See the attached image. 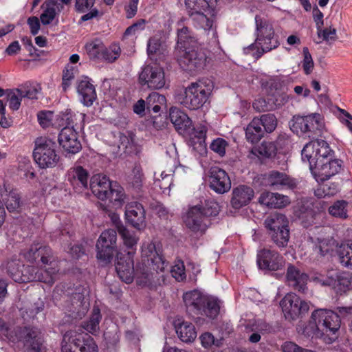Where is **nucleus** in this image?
<instances>
[{
	"mask_svg": "<svg viewBox=\"0 0 352 352\" xmlns=\"http://www.w3.org/2000/svg\"><path fill=\"white\" fill-rule=\"evenodd\" d=\"M143 263L134 268V252L127 253L118 252L116 255V270L120 278L126 283H131L136 276V282L142 286L151 287L160 285V278L164 280L163 276H159L158 272H163L168 267L160 250L157 249L154 243L144 245L142 250Z\"/></svg>",
	"mask_w": 352,
	"mask_h": 352,
	"instance_id": "f257e3e1",
	"label": "nucleus"
},
{
	"mask_svg": "<svg viewBox=\"0 0 352 352\" xmlns=\"http://www.w3.org/2000/svg\"><path fill=\"white\" fill-rule=\"evenodd\" d=\"M16 263L10 262L8 265V273L10 276L18 283L39 281L52 285L56 280L57 274L60 271L58 262L56 260L49 262L45 269H38L35 266H23V270L15 268Z\"/></svg>",
	"mask_w": 352,
	"mask_h": 352,
	"instance_id": "f03ea898",
	"label": "nucleus"
},
{
	"mask_svg": "<svg viewBox=\"0 0 352 352\" xmlns=\"http://www.w3.org/2000/svg\"><path fill=\"white\" fill-rule=\"evenodd\" d=\"M1 338L5 336L12 342L21 341L25 352H44L43 339L40 330L36 327L11 328L1 324Z\"/></svg>",
	"mask_w": 352,
	"mask_h": 352,
	"instance_id": "7ed1b4c3",
	"label": "nucleus"
},
{
	"mask_svg": "<svg viewBox=\"0 0 352 352\" xmlns=\"http://www.w3.org/2000/svg\"><path fill=\"white\" fill-rule=\"evenodd\" d=\"M213 89V83L209 79H202L190 83L184 93L177 95L176 100L190 110H197L207 102Z\"/></svg>",
	"mask_w": 352,
	"mask_h": 352,
	"instance_id": "20e7f679",
	"label": "nucleus"
},
{
	"mask_svg": "<svg viewBox=\"0 0 352 352\" xmlns=\"http://www.w3.org/2000/svg\"><path fill=\"white\" fill-rule=\"evenodd\" d=\"M264 225L277 246L283 248L287 245L289 239V221L285 214L272 213L265 219Z\"/></svg>",
	"mask_w": 352,
	"mask_h": 352,
	"instance_id": "39448f33",
	"label": "nucleus"
},
{
	"mask_svg": "<svg viewBox=\"0 0 352 352\" xmlns=\"http://www.w3.org/2000/svg\"><path fill=\"white\" fill-rule=\"evenodd\" d=\"M34 160L41 168L54 167L59 161L56 144L51 140L40 138L35 141Z\"/></svg>",
	"mask_w": 352,
	"mask_h": 352,
	"instance_id": "423d86ee",
	"label": "nucleus"
},
{
	"mask_svg": "<svg viewBox=\"0 0 352 352\" xmlns=\"http://www.w3.org/2000/svg\"><path fill=\"white\" fill-rule=\"evenodd\" d=\"M179 53L177 61L184 70L195 73L202 70L206 66V54L198 44L185 47Z\"/></svg>",
	"mask_w": 352,
	"mask_h": 352,
	"instance_id": "0eeeda50",
	"label": "nucleus"
},
{
	"mask_svg": "<svg viewBox=\"0 0 352 352\" xmlns=\"http://www.w3.org/2000/svg\"><path fill=\"white\" fill-rule=\"evenodd\" d=\"M333 151L329 144L322 140H314L305 145L302 150V160L312 167L318 163L333 157Z\"/></svg>",
	"mask_w": 352,
	"mask_h": 352,
	"instance_id": "6e6552de",
	"label": "nucleus"
},
{
	"mask_svg": "<svg viewBox=\"0 0 352 352\" xmlns=\"http://www.w3.org/2000/svg\"><path fill=\"white\" fill-rule=\"evenodd\" d=\"M117 232L113 229L103 231L97 241V258L104 263H109L116 251Z\"/></svg>",
	"mask_w": 352,
	"mask_h": 352,
	"instance_id": "1a4fd4ad",
	"label": "nucleus"
},
{
	"mask_svg": "<svg viewBox=\"0 0 352 352\" xmlns=\"http://www.w3.org/2000/svg\"><path fill=\"white\" fill-rule=\"evenodd\" d=\"M185 305L194 308H221L223 302L214 296L204 295L198 290L186 292L183 296Z\"/></svg>",
	"mask_w": 352,
	"mask_h": 352,
	"instance_id": "9d476101",
	"label": "nucleus"
},
{
	"mask_svg": "<svg viewBox=\"0 0 352 352\" xmlns=\"http://www.w3.org/2000/svg\"><path fill=\"white\" fill-rule=\"evenodd\" d=\"M140 81L142 85H147L151 89L163 88L166 85L164 72L157 65H146L140 74Z\"/></svg>",
	"mask_w": 352,
	"mask_h": 352,
	"instance_id": "9b49d317",
	"label": "nucleus"
},
{
	"mask_svg": "<svg viewBox=\"0 0 352 352\" xmlns=\"http://www.w3.org/2000/svg\"><path fill=\"white\" fill-rule=\"evenodd\" d=\"M342 168L341 162L329 158L322 162L309 167L311 172L317 182H324L338 173Z\"/></svg>",
	"mask_w": 352,
	"mask_h": 352,
	"instance_id": "f8f14e48",
	"label": "nucleus"
},
{
	"mask_svg": "<svg viewBox=\"0 0 352 352\" xmlns=\"http://www.w3.org/2000/svg\"><path fill=\"white\" fill-rule=\"evenodd\" d=\"M257 265L261 270L276 271L283 264V258L275 250L264 248L258 251Z\"/></svg>",
	"mask_w": 352,
	"mask_h": 352,
	"instance_id": "ddd939ff",
	"label": "nucleus"
},
{
	"mask_svg": "<svg viewBox=\"0 0 352 352\" xmlns=\"http://www.w3.org/2000/svg\"><path fill=\"white\" fill-rule=\"evenodd\" d=\"M266 185L273 190H281L284 189H294L297 183L296 180L284 172L271 170L264 176Z\"/></svg>",
	"mask_w": 352,
	"mask_h": 352,
	"instance_id": "4468645a",
	"label": "nucleus"
},
{
	"mask_svg": "<svg viewBox=\"0 0 352 352\" xmlns=\"http://www.w3.org/2000/svg\"><path fill=\"white\" fill-rule=\"evenodd\" d=\"M319 318H322L321 324L322 333H326L329 336L331 342H333L338 338V331L340 328V318L338 314L333 312L332 309L320 311Z\"/></svg>",
	"mask_w": 352,
	"mask_h": 352,
	"instance_id": "2eb2a0df",
	"label": "nucleus"
},
{
	"mask_svg": "<svg viewBox=\"0 0 352 352\" xmlns=\"http://www.w3.org/2000/svg\"><path fill=\"white\" fill-rule=\"evenodd\" d=\"M23 257L30 263L47 265L49 262L54 261L51 248L39 243H34L28 250L23 253Z\"/></svg>",
	"mask_w": 352,
	"mask_h": 352,
	"instance_id": "dca6fc26",
	"label": "nucleus"
},
{
	"mask_svg": "<svg viewBox=\"0 0 352 352\" xmlns=\"http://www.w3.org/2000/svg\"><path fill=\"white\" fill-rule=\"evenodd\" d=\"M58 141L67 153L76 154L82 148L78 133L72 126L63 127L59 133Z\"/></svg>",
	"mask_w": 352,
	"mask_h": 352,
	"instance_id": "f3484780",
	"label": "nucleus"
},
{
	"mask_svg": "<svg viewBox=\"0 0 352 352\" xmlns=\"http://www.w3.org/2000/svg\"><path fill=\"white\" fill-rule=\"evenodd\" d=\"M186 226L194 232L204 233L208 228L210 221L204 217L201 208L196 206L190 208L184 217Z\"/></svg>",
	"mask_w": 352,
	"mask_h": 352,
	"instance_id": "a211bd4d",
	"label": "nucleus"
},
{
	"mask_svg": "<svg viewBox=\"0 0 352 352\" xmlns=\"http://www.w3.org/2000/svg\"><path fill=\"white\" fill-rule=\"evenodd\" d=\"M209 183L211 189L219 194H224L231 188V180L228 173L217 166L210 168Z\"/></svg>",
	"mask_w": 352,
	"mask_h": 352,
	"instance_id": "6ab92c4d",
	"label": "nucleus"
},
{
	"mask_svg": "<svg viewBox=\"0 0 352 352\" xmlns=\"http://www.w3.org/2000/svg\"><path fill=\"white\" fill-rule=\"evenodd\" d=\"M169 118L179 133L186 135H190L194 130L192 120L186 113L177 107L170 109Z\"/></svg>",
	"mask_w": 352,
	"mask_h": 352,
	"instance_id": "aec40b11",
	"label": "nucleus"
},
{
	"mask_svg": "<svg viewBox=\"0 0 352 352\" xmlns=\"http://www.w3.org/2000/svg\"><path fill=\"white\" fill-rule=\"evenodd\" d=\"M125 216L128 223L135 228L141 230L146 227L145 210L141 204H129L126 207Z\"/></svg>",
	"mask_w": 352,
	"mask_h": 352,
	"instance_id": "412c9836",
	"label": "nucleus"
},
{
	"mask_svg": "<svg viewBox=\"0 0 352 352\" xmlns=\"http://www.w3.org/2000/svg\"><path fill=\"white\" fill-rule=\"evenodd\" d=\"M254 190L246 185H239L232 189L230 205L234 209L247 206L254 197Z\"/></svg>",
	"mask_w": 352,
	"mask_h": 352,
	"instance_id": "4be33fe9",
	"label": "nucleus"
},
{
	"mask_svg": "<svg viewBox=\"0 0 352 352\" xmlns=\"http://www.w3.org/2000/svg\"><path fill=\"white\" fill-rule=\"evenodd\" d=\"M113 184L106 175L98 174L91 179L90 188L96 197L104 201L107 199L108 193Z\"/></svg>",
	"mask_w": 352,
	"mask_h": 352,
	"instance_id": "5701e85b",
	"label": "nucleus"
},
{
	"mask_svg": "<svg viewBox=\"0 0 352 352\" xmlns=\"http://www.w3.org/2000/svg\"><path fill=\"white\" fill-rule=\"evenodd\" d=\"M173 325L179 339L185 343L193 342L197 336L195 325L185 321L183 318H177L173 321Z\"/></svg>",
	"mask_w": 352,
	"mask_h": 352,
	"instance_id": "b1692460",
	"label": "nucleus"
},
{
	"mask_svg": "<svg viewBox=\"0 0 352 352\" xmlns=\"http://www.w3.org/2000/svg\"><path fill=\"white\" fill-rule=\"evenodd\" d=\"M89 173L81 166H75L68 171V180L75 190L81 192L88 186Z\"/></svg>",
	"mask_w": 352,
	"mask_h": 352,
	"instance_id": "393cba45",
	"label": "nucleus"
},
{
	"mask_svg": "<svg viewBox=\"0 0 352 352\" xmlns=\"http://www.w3.org/2000/svg\"><path fill=\"white\" fill-rule=\"evenodd\" d=\"M87 333H78L76 331H68L63 336L61 342L62 352H78L81 344L84 343Z\"/></svg>",
	"mask_w": 352,
	"mask_h": 352,
	"instance_id": "a878e982",
	"label": "nucleus"
},
{
	"mask_svg": "<svg viewBox=\"0 0 352 352\" xmlns=\"http://www.w3.org/2000/svg\"><path fill=\"white\" fill-rule=\"evenodd\" d=\"M308 276L295 266L290 265L287 267L286 280L289 286L294 289L304 292L306 289Z\"/></svg>",
	"mask_w": 352,
	"mask_h": 352,
	"instance_id": "bb28decb",
	"label": "nucleus"
},
{
	"mask_svg": "<svg viewBox=\"0 0 352 352\" xmlns=\"http://www.w3.org/2000/svg\"><path fill=\"white\" fill-rule=\"evenodd\" d=\"M258 202L270 208H281L290 204V199L287 196L278 192H263L258 198Z\"/></svg>",
	"mask_w": 352,
	"mask_h": 352,
	"instance_id": "cd10ccee",
	"label": "nucleus"
},
{
	"mask_svg": "<svg viewBox=\"0 0 352 352\" xmlns=\"http://www.w3.org/2000/svg\"><path fill=\"white\" fill-rule=\"evenodd\" d=\"M311 203L307 200L299 201L294 208L295 214L302 221L304 227H309L314 221V212L311 206Z\"/></svg>",
	"mask_w": 352,
	"mask_h": 352,
	"instance_id": "c85d7f7f",
	"label": "nucleus"
},
{
	"mask_svg": "<svg viewBox=\"0 0 352 352\" xmlns=\"http://www.w3.org/2000/svg\"><path fill=\"white\" fill-rule=\"evenodd\" d=\"M77 91L82 98V103L87 107L92 105L97 98L95 87L87 78L80 81Z\"/></svg>",
	"mask_w": 352,
	"mask_h": 352,
	"instance_id": "c756f323",
	"label": "nucleus"
},
{
	"mask_svg": "<svg viewBox=\"0 0 352 352\" xmlns=\"http://www.w3.org/2000/svg\"><path fill=\"white\" fill-rule=\"evenodd\" d=\"M317 280L320 285L331 287L334 289H337V287L341 285L347 287L349 283L347 278L334 270L328 272L326 278H318Z\"/></svg>",
	"mask_w": 352,
	"mask_h": 352,
	"instance_id": "7c9ffc66",
	"label": "nucleus"
},
{
	"mask_svg": "<svg viewBox=\"0 0 352 352\" xmlns=\"http://www.w3.org/2000/svg\"><path fill=\"white\" fill-rule=\"evenodd\" d=\"M261 40L262 41L259 40V38H256L254 44L257 48V52L254 55L256 58H260L264 53H267L277 48L280 45L276 36H265Z\"/></svg>",
	"mask_w": 352,
	"mask_h": 352,
	"instance_id": "2f4dec72",
	"label": "nucleus"
},
{
	"mask_svg": "<svg viewBox=\"0 0 352 352\" xmlns=\"http://www.w3.org/2000/svg\"><path fill=\"white\" fill-rule=\"evenodd\" d=\"M119 142L120 151L129 155L138 153V145L135 142V135L132 132L120 133Z\"/></svg>",
	"mask_w": 352,
	"mask_h": 352,
	"instance_id": "473e14b6",
	"label": "nucleus"
},
{
	"mask_svg": "<svg viewBox=\"0 0 352 352\" xmlns=\"http://www.w3.org/2000/svg\"><path fill=\"white\" fill-rule=\"evenodd\" d=\"M255 23L256 38H259L260 41H261V39H263V37L265 36H275L273 24L270 21L261 18L258 15H256Z\"/></svg>",
	"mask_w": 352,
	"mask_h": 352,
	"instance_id": "72a5a7b5",
	"label": "nucleus"
},
{
	"mask_svg": "<svg viewBox=\"0 0 352 352\" xmlns=\"http://www.w3.org/2000/svg\"><path fill=\"white\" fill-rule=\"evenodd\" d=\"M327 309H314L311 314L309 323L302 328V333L307 338L319 337L322 335L320 327L318 326L317 319L320 316V311Z\"/></svg>",
	"mask_w": 352,
	"mask_h": 352,
	"instance_id": "f704fd0d",
	"label": "nucleus"
},
{
	"mask_svg": "<svg viewBox=\"0 0 352 352\" xmlns=\"http://www.w3.org/2000/svg\"><path fill=\"white\" fill-rule=\"evenodd\" d=\"M307 133H320L324 126L323 118L320 113H314L304 116Z\"/></svg>",
	"mask_w": 352,
	"mask_h": 352,
	"instance_id": "c9c22d12",
	"label": "nucleus"
},
{
	"mask_svg": "<svg viewBox=\"0 0 352 352\" xmlns=\"http://www.w3.org/2000/svg\"><path fill=\"white\" fill-rule=\"evenodd\" d=\"M213 6L212 0H185V7L188 16L201 12H206Z\"/></svg>",
	"mask_w": 352,
	"mask_h": 352,
	"instance_id": "e433bc0d",
	"label": "nucleus"
},
{
	"mask_svg": "<svg viewBox=\"0 0 352 352\" xmlns=\"http://www.w3.org/2000/svg\"><path fill=\"white\" fill-rule=\"evenodd\" d=\"M116 228L124 245L128 248L133 249L139 241V236L136 232L129 230L122 223H118Z\"/></svg>",
	"mask_w": 352,
	"mask_h": 352,
	"instance_id": "4c0bfd02",
	"label": "nucleus"
},
{
	"mask_svg": "<svg viewBox=\"0 0 352 352\" xmlns=\"http://www.w3.org/2000/svg\"><path fill=\"white\" fill-rule=\"evenodd\" d=\"M82 289L76 288V292L67 296L66 306L73 308H87L89 306V299L82 294Z\"/></svg>",
	"mask_w": 352,
	"mask_h": 352,
	"instance_id": "58836bf2",
	"label": "nucleus"
},
{
	"mask_svg": "<svg viewBox=\"0 0 352 352\" xmlns=\"http://www.w3.org/2000/svg\"><path fill=\"white\" fill-rule=\"evenodd\" d=\"M281 308H309L311 303L302 300L298 296L294 293H288L280 300Z\"/></svg>",
	"mask_w": 352,
	"mask_h": 352,
	"instance_id": "ea45409f",
	"label": "nucleus"
},
{
	"mask_svg": "<svg viewBox=\"0 0 352 352\" xmlns=\"http://www.w3.org/2000/svg\"><path fill=\"white\" fill-rule=\"evenodd\" d=\"M102 320L100 309H93L89 320L82 323V328L89 333L96 335L100 330V322Z\"/></svg>",
	"mask_w": 352,
	"mask_h": 352,
	"instance_id": "a19ab883",
	"label": "nucleus"
},
{
	"mask_svg": "<svg viewBox=\"0 0 352 352\" xmlns=\"http://www.w3.org/2000/svg\"><path fill=\"white\" fill-rule=\"evenodd\" d=\"M256 122V120L252 119L245 129L246 139L252 144L258 142L264 135V131L261 126L258 125Z\"/></svg>",
	"mask_w": 352,
	"mask_h": 352,
	"instance_id": "79ce46f5",
	"label": "nucleus"
},
{
	"mask_svg": "<svg viewBox=\"0 0 352 352\" xmlns=\"http://www.w3.org/2000/svg\"><path fill=\"white\" fill-rule=\"evenodd\" d=\"M253 119L257 121L256 123L259 126H263L264 133H272L277 127L278 120L274 114H263L260 118L256 117Z\"/></svg>",
	"mask_w": 352,
	"mask_h": 352,
	"instance_id": "37998d69",
	"label": "nucleus"
},
{
	"mask_svg": "<svg viewBox=\"0 0 352 352\" xmlns=\"http://www.w3.org/2000/svg\"><path fill=\"white\" fill-rule=\"evenodd\" d=\"M340 263L345 267L352 268V242L342 243L338 250Z\"/></svg>",
	"mask_w": 352,
	"mask_h": 352,
	"instance_id": "c03bdc74",
	"label": "nucleus"
},
{
	"mask_svg": "<svg viewBox=\"0 0 352 352\" xmlns=\"http://www.w3.org/2000/svg\"><path fill=\"white\" fill-rule=\"evenodd\" d=\"M125 194L123 188L115 182L108 193L107 199H109L116 208H119L123 204Z\"/></svg>",
	"mask_w": 352,
	"mask_h": 352,
	"instance_id": "a18cd8bd",
	"label": "nucleus"
},
{
	"mask_svg": "<svg viewBox=\"0 0 352 352\" xmlns=\"http://www.w3.org/2000/svg\"><path fill=\"white\" fill-rule=\"evenodd\" d=\"M206 12H201L198 13L189 15V17L193 22V25L197 28L203 29L205 31L210 30L213 25V20L208 18L206 14Z\"/></svg>",
	"mask_w": 352,
	"mask_h": 352,
	"instance_id": "49530a36",
	"label": "nucleus"
},
{
	"mask_svg": "<svg viewBox=\"0 0 352 352\" xmlns=\"http://www.w3.org/2000/svg\"><path fill=\"white\" fill-rule=\"evenodd\" d=\"M5 197V205L10 212L19 211L22 205L21 196L16 190H11Z\"/></svg>",
	"mask_w": 352,
	"mask_h": 352,
	"instance_id": "de8ad7c7",
	"label": "nucleus"
},
{
	"mask_svg": "<svg viewBox=\"0 0 352 352\" xmlns=\"http://www.w3.org/2000/svg\"><path fill=\"white\" fill-rule=\"evenodd\" d=\"M104 44L99 39H94L85 45V50L87 55L91 59H100Z\"/></svg>",
	"mask_w": 352,
	"mask_h": 352,
	"instance_id": "09e8293b",
	"label": "nucleus"
},
{
	"mask_svg": "<svg viewBox=\"0 0 352 352\" xmlns=\"http://www.w3.org/2000/svg\"><path fill=\"white\" fill-rule=\"evenodd\" d=\"M348 202L344 200H338L329 206V213L337 218L345 219L348 217L347 210Z\"/></svg>",
	"mask_w": 352,
	"mask_h": 352,
	"instance_id": "8fccbe9b",
	"label": "nucleus"
},
{
	"mask_svg": "<svg viewBox=\"0 0 352 352\" xmlns=\"http://www.w3.org/2000/svg\"><path fill=\"white\" fill-rule=\"evenodd\" d=\"M317 36L318 41H316V43L319 44L322 41L331 43L337 40V31L336 29L332 26L326 27L324 28L322 27L317 30Z\"/></svg>",
	"mask_w": 352,
	"mask_h": 352,
	"instance_id": "3c124183",
	"label": "nucleus"
},
{
	"mask_svg": "<svg viewBox=\"0 0 352 352\" xmlns=\"http://www.w3.org/2000/svg\"><path fill=\"white\" fill-rule=\"evenodd\" d=\"M177 43L185 48L192 45H197L195 38L191 35L187 27H183L177 30Z\"/></svg>",
	"mask_w": 352,
	"mask_h": 352,
	"instance_id": "603ef678",
	"label": "nucleus"
},
{
	"mask_svg": "<svg viewBox=\"0 0 352 352\" xmlns=\"http://www.w3.org/2000/svg\"><path fill=\"white\" fill-rule=\"evenodd\" d=\"M41 87L37 85H33L32 84H25L21 87L16 89V92H19V95L21 98H27L28 99L34 100L37 99V95L41 91Z\"/></svg>",
	"mask_w": 352,
	"mask_h": 352,
	"instance_id": "864d4df0",
	"label": "nucleus"
},
{
	"mask_svg": "<svg viewBox=\"0 0 352 352\" xmlns=\"http://www.w3.org/2000/svg\"><path fill=\"white\" fill-rule=\"evenodd\" d=\"M1 96H5L9 107L12 110H18L21 105V98L19 92L15 90H3L1 89Z\"/></svg>",
	"mask_w": 352,
	"mask_h": 352,
	"instance_id": "5fc2aeb1",
	"label": "nucleus"
},
{
	"mask_svg": "<svg viewBox=\"0 0 352 352\" xmlns=\"http://www.w3.org/2000/svg\"><path fill=\"white\" fill-rule=\"evenodd\" d=\"M174 173V167L172 166L168 169V173L166 176H160L161 179L155 177L154 181L155 187H158L164 192L165 190H168L173 184V176Z\"/></svg>",
	"mask_w": 352,
	"mask_h": 352,
	"instance_id": "6e6d98bb",
	"label": "nucleus"
},
{
	"mask_svg": "<svg viewBox=\"0 0 352 352\" xmlns=\"http://www.w3.org/2000/svg\"><path fill=\"white\" fill-rule=\"evenodd\" d=\"M50 3L51 0L45 2V9L40 16L41 21L43 25L50 24L54 19L56 15V11H58L56 6Z\"/></svg>",
	"mask_w": 352,
	"mask_h": 352,
	"instance_id": "4d7b16f0",
	"label": "nucleus"
},
{
	"mask_svg": "<svg viewBox=\"0 0 352 352\" xmlns=\"http://www.w3.org/2000/svg\"><path fill=\"white\" fill-rule=\"evenodd\" d=\"M305 125L304 116L299 115L294 116L289 122L290 129L297 135L307 133Z\"/></svg>",
	"mask_w": 352,
	"mask_h": 352,
	"instance_id": "13d9d810",
	"label": "nucleus"
},
{
	"mask_svg": "<svg viewBox=\"0 0 352 352\" xmlns=\"http://www.w3.org/2000/svg\"><path fill=\"white\" fill-rule=\"evenodd\" d=\"M199 340L203 347L208 349L212 346L220 347L223 344V338L215 339L210 332H204L199 336Z\"/></svg>",
	"mask_w": 352,
	"mask_h": 352,
	"instance_id": "bf43d9fd",
	"label": "nucleus"
},
{
	"mask_svg": "<svg viewBox=\"0 0 352 352\" xmlns=\"http://www.w3.org/2000/svg\"><path fill=\"white\" fill-rule=\"evenodd\" d=\"M164 51V45L161 42L160 38L154 36L148 40L147 45V52L148 55L163 54Z\"/></svg>",
	"mask_w": 352,
	"mask_h": 352,
	"instance_id": "052dcab7",
	"label": "nucleus"
},
{
	"mask_svg": "<svg viewBox=\"0 0 352 352\" xmlns=\"http://www.w3.org/2000/svg\"><path fill=\"white\" fill-rule=\"evenodd\" d=\"M144 179L142 169L140 165H135L129 177L130 183L134 188L140 189Z\"/></svg>",
	"mask_w": 352,
	"mask_h": 352,
	"instance_id": "680f3d73",
	"label": "nucleus"
},
{
	"mask_svg": "<svg viewBox=\"0 0 352 352\" xmlns=\"http://www.w3.org/2000/svg\"><path fill=\"white\" fill-rule=\"evenodd\" d=\"M204 217L208 219L210 217L216 216L219 212V204L213 201H206L203 206L200 207Z\"/></svg>",
	"mask_w": 352,
	"mask_h": 352,
	"instance_id": "e2e57ef3",
	"label": "nucleus"
},
{
	"mask_svg": "<svg viewBox=\"0 0 352 352\" xmlns=\"http://www.w3.org/2000/svg\"><path fill=\"white\" fill-rule=\"evenodd\" d=\"M120 54V48L118 46L113 45L109 47V49L106 48L104 45V50H102V53L100 57V59H103L109 63L114 62Z\"/></svg>",
	"mask_w": 352,
	"mask_h": 352,
	"instance_id": "0e129e2a",
	"label": "nucleus"
},
{
	"mask_svg": "<svg viewBox=\"0 0 352 352\" xmlns=\"http://www.w3.org/2000/svg\"><path fill=\"white\" fill-rule=\"evenodd\" d=\"M259 154L265 157H272L276 154V148L273 142H263L258 147Z\"/></svg>",
	"mask_w": 352,
	"mask_h": 352,
	"instance_id": "69168bd1",
	"label": "nucleus"
},
{
	"mask_svg": "<svg viewBox=\"0 0 352 352\" xmlns=\"http://www.w3.org/2000/svg\"><path fill=\"white\" fill-rule=\"evenodd\" d=\"M302 53L304 56V58L302 62V69L305 74L309 75L313 71L314 63L307 47H305L303 48Z\"/></svg>",
	"mask_w": 352,
	"mask_h": 352,
	"instance_id": "338daca9",
	"label": "nucleus"
},
{
	"mask_svg": "<svg viewBox=\"0 0 352 352\" xmlns=\"http://www.w3.org/2000/svg\"><path fill=\"white\" fill-rule=\"evenodd\" d=\"M84 336L85 337L84 343L81 344L78 352H98V347L94 339L89 334Z\"/></svg>",
	"mask_w": 352,
	"mask_h": 352,
	"instance_id": "774afa93",
	"label": "nucleus"
}]
</instances>
